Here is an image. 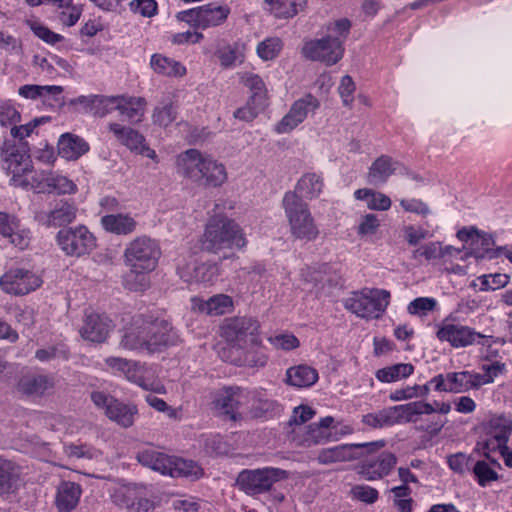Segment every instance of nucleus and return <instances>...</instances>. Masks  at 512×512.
Wrapping results in <instances>:
<instances>
[{
  "instance_id": "f257e3e1",
  "label": "nucleus",
  "mask_w": 512,
  "mask_h": 512,
  "mask_svg": "<svg viewBox=\"0 0 512 512\" xmlns=\"http://www.w3.org/2000/svg\"><path fill=\"white\" fill-rule=\"evenodd\" d=\"M175 165L180 176L198 186L216 188L227 181L225 165L195 148L177 155Z\"/></svg>"
},
{
  "instance_id": "f03ea898",
  "label": "nucleus",
  "mask_w": 512,
  "mask_h": 512,
  "mask_svg": "<svg viewBox=\"0 0 512 512\" xmlns=\"http://www.w3.org/2000/svg\"><path fill=\"white\" fill-rule=\"evenodd\" d=\"M351 22L347 18L335 20L327 25V35L321 39L305 42L302 54L312 61H320L328 66L340 61L344 54V42L349 34Z\"/></svg>"
},
{
  "instance_id": "7ed1b4c3",
  "label": "nucleus",
  "mask_w": 512,
  "mask_h": 512,
  "mask_svg": "<svg viewBox=\"0 0 512 512\" xmlns=\"http://www.w3.org/2000/svg\"><path fill=\"white\" fill-rule=\"evenodd\" d=\"M246 240L239 225L222 215L212 217L206 225L201 240V251L218 253L224 248H241Z\"/></svg>"
},
{
  "instance_id": "20e7f679",
  "label": "nucleus",
  "mask_w": 512,
  "mask_h": 512,
  "mask_svg": "<svg viewBox=\"0 0 512 512\" xmlns=\"http://www.w3.org/2000/svg\"><path fill=\"white\" fill-rule=\"evenodd\" d=\"M105 364L113 374L125 377L144 390L166 393L164 384L158 379L152 366L121 357H107Z\"/></svg>"
},
{
  "instance_id": "39448f33",
  "label": "nucleus",
  "mask_w": 512,
  "mask_h": 512,
  "mask_svg": "<svg viewBox=\"0 0 512 512\" xmlns=\"http://www.w3.org/2000/svg\"><path fill=\"white\" fill-rule=\"evenodd\" d=\"M282 207L289 223L291 234L297 239L314 240L319 230L311 214L308 204L296 194L286 192Z\"/></svg>"
},
{
  "instance_id": "423d86ee",
  "label": "nucleus",
  "mask_w": 512,
  "mask_h": 512,
  "mask_svg": "<svg viewBox=\"0 0 512 512\" xmlns=\"http://www.w3.org/2000/svg\"><path fill=\"white\" fill-rule=\"evenodd\" d=\"M389 303V291L364 288L361 291L352 292L351 296L345 299L344 307L360 318L373 320L382 317Z\"/></svg>"
},
{
  "instance_id": "0eeeda50",
  "label": "nucleus",
  "mask_w": 512,
  "mask_h": 512,
  "mask_svg": "<svg viewBox=\"0 0 512 512\" xmlns=\"http://www.w3.org/2000/svg\"><path fill=\"white\" fill-rule=\"evenodd\" d=\"M457 239L462 242V249L466 256H512V245L497 246L494 234L477 228L474 225L464 226L456 233Z\"/></svg>"
},
{
  "instance_id": "6e6552de",
  "label": "nucleus",
  "mask_w": 512,
  "mask_h": 512,
  "mask_svg": "<svg viewBox=\"0 0 512 512\" xmlns=\"http://www.w3.org/2000/svg\"><path fill=\"white\" fill-rule=\"evenodd\" d=\"M231 9L227 4L211 2L202 6L180 11L176 19L194 29L206 30L223 25L228 19Z\"/></svg>"
},
{
  "instance_id": "1a4fd4ad",
  "label": "nucleus",
  "mask_w": 512,
  "mask_h": 512,
  "mask_svg": "<svg viewBox=\"0 0 512 512\" xmlns=\"http://www.w3.org/2000/svg\"><path fill=\"white\" fill-rule=\"evenodd\" d=\"M3 167L11 175L10 182L14 186L31 187V178L27 174L32 172V161L29 154L16 146L14 141L5 140L1 147Z\"/></svg>"
},
{
  "instance_id": "9d476101",
  "label": "nucleus",
  "mask_w": 512,
  "mask_h": 512,
  "mask_svg": "<svg viewBox=\"0 0 512 512\" xmlns=\"http://www.w3.org/2000/svg\"><path fill=\"white\" fill-rule=\"evenodd\" d=\"M288 472L274 467L261 469H244L236 479L240 490L248 495L262 494L269 491L274 483L287 479Z\"/></svg>"
},
{
  "instance_id": "9b49d317",
  "label": "nucleus",
  "mask_w": 512,
  "mask_h": 512,
  "mask_svg": "<svg viewBox=\"0 0 512 512\" xmlns=\"http://www.w3.org/2000/svg\"><path fill=\"white\" fill-rule=\"evenodd\" d=\"M56 242L67 256L89 255L97 246L96 237L85 225L61 229Z\"/></svg>"
},
{
  "instance_id": "f8f14e48",
  "label": "nucleus",
  "mask_w": 512,
  "mask_h": 512,
  "mask_svg": "<svg viewBox=\"0 0 512 512\" xmlns=\"http://www.w3.org/2000/svg\"><path fill=\"white\" fill-rule=\"evenodd\" d=\"M43 284L42 276L33 271L23 268H13L0 277L1 289L11 295H27Z\"/></svg>"
},
{
  "instance_id": "ddd939ff",
  "label": "nucleus",
  "mask_w": 512,
  "mask_h": 512,
  "mask_svg": "<svg viewBox=\"0 0 512 512\" xmlns=\"http://www.w3.org/2000/svg\"><path fill=\"white\" fill-rule=\"evenodd\" d=\"M91 400L95 406L104 410L105 415L111 421L118 425L127 428L134 423V418L138 413L135 405L123 403L101 391H93Z\"/></svg>"
},
{
  "instance_id": "4468645a",
  "label": "nucleus",
  "mask_w": 512,
  "mask_h": 512,
  "mask_svg": "<svg viewBox=\"0 0 512 512\" xmlns=\"http://www.w3.org/2000/svg\"><path fill=\"white\" fill-rule=\"evenodd\" d=\"M441 342H448L453 348L467 347L473 344H484L482 339L487 336L476 332L473 328L459 323L443 321L436 332Z\"/></svg>"
},
{
  "instance_id": "2eb2a0df",
  "label": "nucleus",
  "mask_w": 512,
  "mask_h": 512,
  "mask_svg": "<svg viewBox=\"0 0 512 512\" xmlns=\"http://www.w3.org/2000/svg\"><path fill=\"white\" fill-rule=\"evenodd\" d=\"M258 321L253 318L241 317L229 320L223 326V335L227 341L239 346L245 347L258 345Z\"/></svg>"
},
{
  "instance_id": "dca6fc26",
  "label": "nucleus",
  "mask_w": 512,
  "mask_h": 512,
  "mask_svg": "<svg viewBox=\"0 0 512 512\" xmlns=\"http://www.w3.org/2000/svg\"><path fill=\"white\" fill-rule=\"evenodd\" d=\"M31 189L37 193L75 194L76 183L67 176L53 171H36L31 176Z\"/></svg>"
},
{
  "instance_id": "f3484780",
  "label": "nucleus",
  "mask_w": 512,
  "mask_h": 512,
  "mask_svg": "<svg viewBox=\"0 0 512 512\" xmlns=\"http://www.w3.org/2000/svg\"><path fill=\"white\" fill-rule=\"evenodd\" d=\"M474 377V371L448 372L432 377L429 383L437 392L459 394L478 389Z\"/></svg>"
},
{
  "instance_id": "a211bd4d",
  "label": "nucleus",
  "mask_w": 512,
  "mask_h": 512,
  "mask_svg": "<svg viewBox=\"0 0 512 512\" xmlns=\"http://www.w3.org/2000/svg\"><path fill=\"white\" fill-rule=\"evenodd\" d=\"M319 106L318 99L312 94H307L296 100L288 113L275 126V132L278 134L291 132L307 118L309 113L317 110Z\"/></svg>"
},
{
  "instance_id": "6ab92c4d",
  "label": "nucleus",
  "mask_w": 512,
  "mask_h": 512,
  "mask_svg": "<svg viewBox=\"0 0 512 512\" xmlns=\"http://www.w3.org/2000/svg\"><path fill=\"white\" fill-rule=\"evenodd\" d=\"M128 271L123 277L124 285L131 291H142L148 287L147 274L156 267V258H125Z\"/></svg>"
},
{
  "instance_id": "aec40b11",
  "label": "nucleus",
  "mask_w": 512,
  "mask_h": 512,
  "mask_svg": "<svg viewBox=\"0 0 512 512\" xmlns=\"http://www.w3.org/2000/svg\"><path fill=\"white\" fill-rule=\"evenodd\" d=\"M184 263L178 264L177 271L181 279L187 283L212 282L218 275V268L210 261L199 258H184Z\"/></svg>"
},
{
  "instance_id": "412c9836",
  "label": "nucleus",
  "mask_w": 512,
  "mask_h": 512,
  "mask_svg": "<svg viewBox=\"0 0 512 512\" xmlns=\"http://www.w3.org/2000/svg\"><path fill=\"white\" fill-rule=\"evenodd\" d=\"M396 463V456L384 451L363 460L358 466V474L368 481L382 479L390 474Z\"/></svg>"
},
{
  "instance_id": "4be33fe9",
  "label": "nucleus",
  "mask_w": 512,
  "mask_h": 512,
  "mask_svg": "<svg viewBox=\"0 0 512 512\" xmlns=\"http://www.w3.org/2000/svg\"><path fill=\"white\" fill-rule=\"evenodd\" d=\"M114 501L127 512H154L159 506L157 497H143L135 486L119 489L114 495Z\"/></svg>"
},
{
  "instance_id": "5701e85b",
  "label": "nucleus",
  "mask_w": 512,
  "mask_h": 512,
  "mask_svg": "<svg viewBox=\"0 0 512 512\" xmlns=\"http://www.w3.org/2000/svg\"><path fill=\"white\" fill-rule=\"evenodd\" d=\"M247 396L240 388H225L219 391L213 401L214 409L229 420L240 418L239 409L244 405Z\"/></svg>"
},
{
  "instance_id": "b1692460",
  "label": "nucleus",
  "mask_w": 512,
  "mask_h": 512,
  "mask_svg": "<svg viewBox=\"0 0 512 512\" xmlns=\"http://www.w3.org/2000/svg\"><path fill=\"white\" fill-rule=\"evenodd\" d=\"M112 327V321L105 314L91 312L86 314L80 334L87 341L101 343L106 340Z\"/></svg>"
},
{
  "instance_id": "393cba45",
  "label": "nucleus",
  "mask_w": 512,
  "mask_h": 512,
  "mask_svg": "<svg viewBox=\"0 0 512 512\" xmlns=\"http://www.w3.org/2000/svg\"><path fill=\"white\" fill-rule=\"evenodd\" d=\"M174 333L164 320L146 321V353L152 354L173 343Z\"/></svg>"
},
{
  "instance_id": "a878e982",
  "label": "nucleus",
  "mask_w": 512,
  "mask_h": 512,
  "mask_svg": "<svg viewBox=\"0 0 512 512\" xmlns=\"http://www.w3.org/2000/svg\"><path fill=\"white\" fill-rule=\"evenodd\" d=\"M77 216V207L65 200L59 201L49 212H40L36 218L46 227H62L72 223Z\"/></svg>"
},
{
  "instance_id": "bb28decb",
  "label": "nucleus",
  "mask_w": 512,
  "mask_h": 512,
  "mask_svg": "<svg viewBox=\"0 0 512 512\" xmlns=\"http://www.w3.org/2000/svg\"><path fill=\"white\" fill-rule=\"evenodd\" d=\"M21 466L16 462L0 457V497L9 498L21 486Z\"/></svg>"
},
{
  "instance_id": "cd10ccee",
  "label": "nucleus",
  "mask_w": 512,
  "mask_h": 512,
  "mask_svg": "<svg viewBox=\"0 0 512 512\" xmlns=\"http://www.w3.org/2000/svg\"><path fill=\"white\" fill-rule=\"evenodd\" d=\"M325 188L323 174L320 172H306L304 173L295 185L293 194H296L299 199L314 200L321 196Z\"/></svg>"
},
{
  "instance_id": "c85d7f7f",
  "label": "nucleus",
  "mask_w": 512,
  "mask_h": 512,
  "mask_svg": "<svg viewBox=\"0 0 512 512\" xmlns=\"http://www.w3.org/2000/svg\"><path fill=\"white\" fill-rule=\"evenodd\" d=\"M146 320L137 317L130 327L125 328L119 346L125 350L146 353Z\"/></svg>"
},
{
  "instance_id": "c756f323",
  "label": "nucleus",
  "mask_w": 512,
  "mask_h": 512,
  "mask_svg": "<svg viewBox=\"0 0 512 512\" xmlns=\"http://www.w3.org/2000/svg\"><path fill=\"white\" fill-rule=\"evenodd\" d=\"M53 387V380L42 374L24 375L17 384V390L23 395L41 397Z\"/></svg>"
},
{
  "instance_id": "7c9ffc66",
  "label": "nucleus",
  "mask_w": 512,
  "mask_h": 512,
  "mask_svg": "<svg viewBox=\"0 0 512 512\" xmlns=\"http://www.w3.org/2000/svg\"><path fill=\"white\" fill-rule=\"evenodd\" d=\"M82 489L79 484L71 481L60 483L56 493L55 504L59 512H71L79 503Z\"/></svg>"
},
{
  "instance_id": "2f4dec72",
  "label": "nucleus",
  "mask_w": 512,
  "mask_h": 512,
  "mask_svg": "<svg viewBox=\"0 0 512 512\" xmlns=\"http://www.w3.org/2000/svg\"><path fill=\"white\" fill-rule=\"evenodd\" d=\"M109 131L113 133L118 142L129 150L139 154L144 153L145 138L137 130L123 126L119 123H110Z\"/></svg>"
},
{
  "instance_id": "473e14b6",
  "label": "nucleus",
  "mask_w": 512,
  "mask_h": 512,
  "mask_svg": "<svg viewBox=\"0 0 512 512\" xmlns=\"http://www.w3.org/2000/svg\"><path fill=\"white\" fill-rule=\"evenodd\" d=\"M292 440L296 446L312 447L315 445L326 443L330 440L331 433L317 423H312L305 426L301 432L296 429L292 430Z\"/></svg>"
},
{
  "instance_id": "72a5a7b5",
  "label": "nucleus",
  "mask_w": 512,
  "mask_h": 512,
  "mask_svg": "<svg viewBox=\"0 0 512 512\" xmlns=\"http://www.w3.org/2000/svg\"><path fill=\"white\" fill-rule=\"evenodd\" d=\"M89 144L80 136L64 133L58 140V153L66 160H77L89 151Z\"/></svg>"
},
{
  "instance_id": "f704fd0d",
  "label": "nucleus",
  "mask_w": 512,
  "mask_h": 512,
  "mask_svg": "<svg viewBox=\"0 0 512 512\" xmlns=\"http://www.w3.org/2000/svg\"><path fill=\"white\" fill-rule=\"evenodd\" d=\"M397 424L416 423L420 416L434 413V406L424 401H413L394 406Z\"/></svg>"
},
{
  "instance_id": "c9c22d12",
  "label": "nucleus",
  "mask_w": 512,
  "mask_h": 512,
  "mask_svg": "<svg viewBox=\"0 0 512 512\" xmlns=\"http://www.w3.org/2000/svg\"><path fill=\"white\" fill-rule=\"evenodd\" d=\"M102 228L112 234L128 235L137 227V221L126 213L108 214L100 220Z\"/></svg>"
},
{
  "instance_id": "e433bc0d",
  "label": "nucleus",
  "mask_w": 512,
  "mask_h": 512,
  "mask_svg": "<svg viewBox=\"0 0 512 512\" xmlns=\"http://www.w3.org/2000/svg\"><path fill=\"white\" fill-rule=\"evenodd\" d=\"M319 379L315 368L300 364L287 369L286 383L297 388H308L313 386Z\"/></svg>"
},
{
  "instance_id": "4c0bfd02",
  "label": "nucleus",
  "mask_w": 512,
  "mask_h": 512,
  "mask_svg": "<svg viewBox=\"0 0 512 512\" xmlns=\"http://www.w3.org/2000/svg\"><path fill=\"white\" fill-rule=\"evenodd\" d=\"M150 67L155 73L166 77L181 78L187 73L181 62L159 53L151 56Z\"/></svg>"
},
{
  "instance_id": "58836bf2",
  "label": "nucleus",
  "mask_w": 512,
  "mask_h": 512,
  "mask_svg": "<svg viewBox=\"0 0 512 512\" xmlns=\"http://www.w3.org/2000/svg\"><path fill=\"white\" fill-rule=\"evenodd\" d=\"M365 445L366 444H342L330 448H325L318 452L317 461L322 465L351 461L354 459V449Z\"/></svg>"
},
{
  "instance_id": "ea45409f",
  "label": "nucleus",
  "mask_w": 512,
  "mask_h": 512,
  "mask_svg": "<svg viewBox=\"0 0 512 512\" xmlns=\"http://www.w3.org/2000/svg\"><path fill=\"white\" fill-rule=\"evenodd\" d=\"M173 456H169L155 449H146L138 453L137 460L146 466L163 475L170 474Z\"/></svg>"
},
{
  "instance_id": "a19ab883",
  "label": "nucleus",
  "mask_w": 512,
  "mask_h": 512,
  "mask_svg": "<svg viewBox=\"0 0 512 512\" xmlns=\"http://www.w3.org/2000/svg\"><path fill=\"white\" fill-rule=\"evenodd\" d=\"M240 82L249 90L250 96L248 99L252 100V103L268 106V90L258 74L243 72L240 74Z\"/></svg>"
},
{
  "instance_id": "79ce46f5",
  "label": "nucleus",
  "mask_w": 512,
  "mask_h": 512,
  "mask_svg": "<svg viewBox=\"0 0 512 512\" xmlns=\"http://www.w3.org/2000/svg\"><path fill=\"white\" fill-rule=\"evenodd\" d=\"M162 253L163 250L158 240L141 235L127 244L124 256H155Z\"/></svg>"
},
{
  "instance_id": "37998d69",
  "label": "nucleus",
  "mask_w": 512,
  "mask_h": 512,
  "mask_svg": "<svg viewBox=\"0 0 512 512\" xmlns=\"http://www.w3.org/2000/svg\"><path fill=\"white\" fill-rule=\"evenodd\" d=\"M147 102L142 97L121 95L119 115L131 123L142 121Z\"/></svg>"
},
{
  "instance_id": "c03bdc74",
  "label": "nucleus",
  "mask_w": 512,
  "mask_h": 512,
  "mask_svg": "<svg viewBox=\"0 0 512 512\" xmlns=\"http://www.w3.org/2000/svg\"><path fill=\"white\" fill-rule=\"evenodd\" d=\"M78 101L82 104L91 105L95 108V114L103 117L114 111L119 112L121 95L118 96H103V95H92L89 97L81 96Z\"/></svg>"
},
{
  "instance_id": "a18cd8bd",
  "label": "nucleus",
  "mask_w": 512,
  "mask_h": 512,
  "mask_svg": "<svg viewBox=\"0 0 512 512\" xmlns=\"http://www.w3.org/2000/svg\"><path fill=\"white\" fill-rule=\"evenodd\" d=\"M411 363H397L378 369L375 378L382 383H393L407 379L414 373Z\"/></svg>"
},
{
  "instance_id": "49530a36",
  "label": "nucleus",
  "mask_w": 512,
  "mask_h": 512,
  "mask_svg": "<svg viewBox=\"0 0 512 512\" xmlns=\"http://www.w3.org/2000/svg\"><path fill=\"white\" fill-rule=\"evenodd\" d=\"M51 4L56 7L59 22L66 27L76 25L83 12L82 6L73 0H51Z\"/></svg>"
},
{
  "instance_id": "de8ad7c7",
  "label": "nucleus",
  "mask_w": 512,
  "mask_h": 512,
  "mask_svg": "<svg viewBox=\"0 0 512 512\" xmlns=\"http://www.w3.org/2000/svg\"><path fill=\"white\" fill-rule=\"evenodd\" d=\"M169 476L197 480L204 474L202 467L193 460L173 456Z\"/></svg>"
},
{
  "instance_id": "09e8293b",
  "label": "nucleus",
  "mask_w": 512,
  "mask_h": 512,
  "mask_svg": "<svg viewBox=\"0 0 512 512\" xmlns=\"http://www.w3.org/2000/svg\"><path fill=\"white\" fill-rule=\"evenodd\" d=\"M354 197L357 200L366 201L370 210L387 211L392 205L391 199L387 195L368 188L356 190Z\"/></svg>"
},
{
  "instance_id": "8fccbe9b",
  "label": "nucleus",
  "mask_w": 512,
  "mask_h": 512,
  "mask_svg": "<svg viewBox=\"0 0 512 512\" xmlns=\"http://www.w3.org/2000/svg\"><path fill=\"white\" fill-rule=\"evenodd\" d=\"M510 282V276L504 273H490L478 276L470 283V287L481 292L496 291Z\"/></svg>"
},
{
  "instance_id": "3c124183",
  "label": "nucleus",
  "mask_w": 512,
  "mask_h": 512,
  "mask_svg": "<svg viewBox=\"0 0 512 512\" xmlns=\"http://www.w3.org/2000/svg\"><path fill=\"white\" fill-rule=\"evenodd\" d=\"M394 170L392 158L382 155L369 168V182L376 185L383 184L394 173Z\"/></svg>"
},
{
  "instance_id": "603ef678",
  "label": "nucleus",
  "mask_w": 512,
  "mask_h": 512,
  "mask_svg": "<svg viewBox=\"0 0 512 512\" xmlns=\"http://www.w3.org/2000/svg\"><path fill=\"white\" fill-rule=\"evenodd\" d=\"M267 11L279 19L293 18L298 10L296 3L292 0H264Z\"/></svg>"
},
{
  "instance_id": "864d4df0",
  "label": "nucleus",
  "mask_w": 512,
  "mask_h": 512,
  "mask_svg": "<svg viewBox=\"0 0 512 512\" xmlns=\"http://www.w3.org/2000/svg\"><path fill=\"white\" fill-rule=\"evenodd\" d=\"M63 88L58 85H23L19 88V95L26 99L44 98L47 96H58Z\"/></svg>"
},
{
  "instance_id": "5fc2aeb1",
  "label": "nucleus",
  "mask_w": 512,
  "mask_h": 512,
  "mask_svg": "<svg viewBox=\"0 0 512 512\" xmlns=\"http://www.w3.org/2000/svg\"><path fill=\"white\" fill-rule=\"evenodd\" d=\"M283 49V41L279 37H268L258 43L257 55L263 61L274 60Z\"/></svg>"
},
{
  "instance_id": "6e6d98bb",
  "label": "nucleus",
  "mask_w": 512,
  "mask_h": 512,
  "mask_svg": "<svg viewBox=\"0 0 512 512\" xmlns=\"http://www.w3.org/2000/svg\"><path fill=\"white\" fill-rule=\"evenodd\" d=\"M231 307L232 299L227 295L218 294L205 301L200 309L208 315H222Z\"/></svg>"
},
{
  "instance_id": "4d7b16f0",
  "label": "nucleus",
  "mask_w": 512,
  "mask_h": 512,
  "mask_svg": "<svg viewBox=\"0 0 512 512\" xmlns=\"http://www.w3.org/2000/svg\"><path fill=\"white\" fill-rule=\"evenodd\" d=\"M483 373L474 372L476 385L480 388L483 385L493 383L495 378L505 371V364L499 361L483 364Z\"/></svg>"
},
{
  "instance_id": "13d9d810",
  "label": "nucleus",
  "mask_w": 512,
  "mask_h": 512,
  "mask_svg": "<svg viewBox=\"0 0 512 512\" xmlns=\"http://www.w3.org/2000/svg\"><path fill=\"white\" fill-rule=\"evenodd\" d=\"M490 428L498 446L506 444L512 432V421L505 416H496L490 420Z\"/></svg>"
},
{
  "instance_id": "bf43d9fd",
  "label": "nucleus",
  "mask_w": 512,
  "mask_h": 512,
  "mask_svg": "<svg viewBox=\"0 0 512 512\" xmlns=\"http://www.w3.org/2000/svg\"><path fill=\"white\" fill-rule=\"evenodd\" d=\"M390 492L393 494V503L398 512L412 511V490L408 485L395 486L391 488Z\"/></svg>"
},
{
  "instance_id": "052dcab7",
  "label": "nucleus",
  "mask_w": 512,
  "mask_h": 512,
  "mask_svg": "<svg viewBox=\"0 0 512 512\" xmlns=\"http://www.w3.org/2000/svg\"><path fill=\"white\" fill-rule=\"evenodd\" d=\"M177 108L173 103L158 106L153 112V122L161 127H167L176 120Z\"/></svg>"
},
{
  "instance_id": "680f3d73",
  "label": "nucleus",
  "mask_w": 512,
  "mask_h": 512,
  "mask_svg": "<svg viewBox=\"0 0 512 512\" xmlns=\"http://www.w3.org/2000/svg\"><path fill=\"white\" fill-rule=\"evenodd\" d=\"M402 234L407 244L413 247L432 236L428 229L423 226L413 224L405 225L402 229Z\"/></svg>"
},
{
  "instance_id": "e2e57ef3",
  "label": "nucleus",
  "mask_w": 512,
  "mask_h": 512,
  "mask_svg": "<svg viewBox=\"0 0 512 512\" xmlns=\"http://www.w3.org/2000/svg\"><path fill=\"white\" fill-rule=\"evenodd\" d=\"M128 6L133 14H138L145 18H152L158 14V3L156 0H131Z\"/></svg>"
},
{
  "instance_id": "0e129e2a",
  "label": "nucleus",
  "mask_w": 512,
  "mask_h": 512,
  "mask_svg": "<svg viewBox=\"0 0 512 512\" xmlns=\"http://www.w3.org/2000/svg\"><path fill=\"white\" fill-rule=\"evenodd\" d=\"M473 474L478 484L483 487L498 478L497 472L485 461L475 463Z\"/></svg>"
},
{
  "instance_id": "69168bd1",
  "label": "nucleus",
  "mask_w": 512,
  "mask_h": 512,
  "mask_svg": "<svg viewBox=\"0 0 512 512\" xmlns=\"http://www.w3.org/2000/svg\"><path fill=\"white\" fill-rule=\"evenodd\" d=\"M21 120V115L14 104L9 101H0V126L8 127Z\"/></svg>"
},
{
  "instance_id": "338daca9",
  "label": "nucleus",
  "mask_w": 512,
  "mask_h": 512,
  "mask_svg": "<svg viewBox=\"0 0 512 512\" xmlns=\"http://www.w3.org/2000/svg\"><path fill=\"white\" fill-rule=\"evenodd\" d=\"M314 415L315 411L311 407L300 405L294 408L289 425L294 426L293 429H296L297 432H301L304 428L303 424L311 420Z\"/></svg>"
},
{
  "instance_id": "774afa93",
  "label": "nucleus",
  "mask_w": 512,
  "mask_h": 512,
  "mask_svg": "<svg viewBox=\"0 0 512 512\" xmlns=\"http://www.w3.org/2000/svg\"><path fill=\"white\" fill-rule=\"evenodd\" d=\"M437 305V301L430 297H418L411 301L407 306V311L412 315L424 316L432 311Z\"/></svg>"
}]
</instances>
